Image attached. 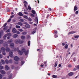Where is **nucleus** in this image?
<instances>
[{
	"label": "nucleus",
	"mask_w": 79,
	"mask_h": 79,
	"mask_svg": "<svg viewBox=\"0 0 79 79\" xmlns=\"http://www.w3.org/2000/svg\"><path fill=\"white\" fill-rule=\"evenodd\" d=\"M3 77V76L2 74H0V79H2V77Z\"/></svg>",
	"instance_id": "nucleus-49"
},
{
	"label": "nucleus",
	"mask_w": 79,
	"mask_h": 79,
	"mask_svg": "<svg viewBox=\"0 0 79 79\" xmlns=\"http://www.w3.org/2000/svg\"><path fill=\"white\" fill-rule=\"evenodd\" d=\"M22 34L24 35H27V32H22Z\"/></svg>",
	"instance_id": "nucleus-23"
},
{
	"label": "nucleus",
	"mask_w": 79,
	"mask_h": 79,
	"mask_svg": "<svg viewBox=\"0 0 79 79\" xmlns=\"http://www.w3.org/2000/svg\"><path fill=\"white\" fill-rule=\"evenodd\" d=\"M14 17V15H12L10 16V18H12Z\"/></svg>",
	"instance_id": "nucleus-58"
},
{
	"label": "nucleus",
	"mask_w": 79,
	"mask_h": 79,
	"mask_svg": "<svg viewBox=\"0 0 79 79\" xmlns=\"http://www.w3.org/2000/svg\"><path fill=\"white\" fill-rule=\"evenodd\" d=\"M5 62L6 64H8V63H9V60H5Z\"/></svg>",
	"instance_id": "nucleus-28"
},
{
	"label": "nucleus",
	"mask_w": 79,
	"mask_h": 79,
	"mask_svg": "<svg viewBox=\"0 0 79 79\" xmlns=\"http://www.w3.org/2000/svg\"><path fill=\"white\" fill-rule=\"evenodd\" d=\"M74 33H76V31H72L69 32L68 34L69 35L70 34H74Z\"/></svg>",
	"instance_id": "nucleus-16"
},
{
	"label": "nucleus",
	"mask_w": 79,
	"mask_h": 79,
	"mask_svg": "<svg viewBox=\"0 0 79 79\" xmlns=\"http://www.w3.org/2000/svg\"><path fill=\"white\" fill-rule=\"evenodd\" d=\"M11 19H9V20H8L7 22V23H10V22L11 21Z\"/></svg>",
	"instance_id": "nucleus-41"
},
{
	"label": "nucleus",
	"mask_w": 79,
	"mask_h": 79,
	"mask_svg": "<svg viewBox=\"0 0 79 79\" xmlns=\"http://www.w3.org/2000/svg\"><path fill=\"white\" fill-rule=\"evenodd\" d=\"M19 21H20V22H21L22 23H23V22H24V20L21 19H20Z\"/></svg>",
	"instance_id": "nucleus-35"
},
{
	"label": "nucleus",
	"mask_w": 79,
	"mask_h": 79,
	"mask_svg": "<svg viewBox=\"0 0 79 79\" xmlns=\"http://www.w3.org/2000/svg\"><path fill=\"white\" fill-rule=\"evenodd\" d=\"M54 66L55 67H56V66H57V62H55Z\"/></svg>",
	"instance_id": "nucleus-43"
},
{
	"label": "nucleus",
	"mask_w": 79,
	"mask_h": 79,
	"mask_svg": "<svg viewBox=\"0 0 79 79\" xmlns=\"http://www.w3.org/2000/svg\"><path fill=\"white\" fill-rule=\"evenodd\" d=\"M3 57V56H2V55L0 54V58H2Z\"/></svg>",
	"instance_id": "nucleus-53"
},
{
	"label": "nucleus",
	"mask_w": 79,
	"mask_h": 79,
	"mask_svg": "<svg viewBox=\"0 0 79 79\" xmlns=\"http://www.w3.org/2000/svg\"><path fill=\"white\" fill-rule=\"evenodd\" d=\"M21 38L22 39H23V40H24L26 39V37H25V36L23 35L22 36Z\"/></svg>",
	"instance_id": "nucleus-20"
},
{
	"label": "nucleus",
	"mask_w": 79,
	"mask_h": 79,
	"mask_svg": "<svg viewBox=\"0 0 79 79\" xmlns=\"http://www.w3.org/2000/svg\"><path fill=\"white\" fill-rule=\"evenodd\" d=\"M69 76H72L73 75V72H70L68 74Z\"/></svg>",
	"instance_id": "nucleus-15"
},
{
	"label": "nucleus",
	"mask_w": 79,
	"mask_h": 79,
	"mask_svg": "<svg viewBox=\"0 0 79 79\" xmlns=\"http://www.w3.org/2000/svg\"><path fill=\"white\" fill-rule=\"evenodd\" d=\"M24 13H25V14H26L27 15L28 14V13H27V12H24Z\"/></svg>",
	"instance_id": "nucleus-60"
},
{
	"label": "nucleus",
	"mask_w": 79,
	"mask_h": 79,
	"mask_svg": "<svg viewBox=\"0 0 79 79\" xmlns=\"http://www.w3.org/2000/svg\"><path fill=\"white\" fill-rule=\"evenodd\" d=\"M28 8L29 10H31V6H28Z\"/></svg>",
	"instance_id": "nucleus-36"
},
{
	"label": "nucleus",
	"mask_w": 79,
	"mask_h": 79,
	"mask_svg": "<svg viewBox=\"0 0 79 79\" xmlns=\"http://www.w3.org/2000/svg\"><path fill=\"white\" fill-rule=\"evenodd\" d=\"M74 10V11H76V10H77V6H75Z\"/></svg>",
	"instance_id": "nucleus-26"
},
{
	"label": "nucleus",
	"mask_w": 79,
	"mask_h": 79,
	"mask_svg": "<svg viewBox=\"0 0 79 79\" xmlns=\"http://www.w3.org/2000/svg\"><path fill=\"white\" fill-rule=\"evenodd\" d=\"M4 27L3 28V30L4 31H5L6 30H7V29H8L7 27Z\"/></svg>",
	"instance_id": "nucleus-27"
},
{
	"label": "nucleus",
	"mask_w": 79,
	"mask_h": 79,
	"mask_svg": "<svg viewBox=\"0 0 79 79\" xmlns=\"http://www.w3.org/2000/svg\"><path fill=\"white\" fill-rule=\"evenodd\" d=\"M25 27H26L27 28H30V25H29L27 24H26L25 25Z\"/></svg>",
	"instance_id": "nucleus-13"
},
{
	"label": "nucleus",
	"mask_w": 79,
	"mask_h": 79,
	"mask_svg": "<svg viewBox=\"0 0 79 79\" xmlns=\"http://www.w3.org/2000/svg\"><path fill=\"white\" fill-rule=\"evenodd\" d=\"M31 12L33 14H34V15H35V10H32L31 11Z\"/></svg>",
	"instance_id": "nucleus-25"
},
{
	"label": "nucleus",
	"mask_w": 79,
	"mask_h": 79,
	"mask_svg": "<svg viewBox=\"0 0 79 79\" xmlns=\"http://www.w3.org/2000/svg\"><path fill=\"white\" fill-rule=\"evenodd\" d=\"M17 24L19 25V26H22L23 25L22 23L21 22H19Z\"/></svg>",
	"instance_id": "nucleus-14"
},
{
	"label": "nucleus",
	"mask_w": 79,
	"mask_h": 79,
	"mask_svg": "<svg viewBox=\"0 0 79 79\" xmlns=\"http://www.w3.org/2000/svg\"><path fill=\"white\" fill-rule=\"evenodd\" d=\"M55 38L58 37V36L57 35H56V34H55Z\"/></svg>",
	"instance_id": "nucleus-55"
},
{
	"label": "nucleus",
	"mask_w": 79,
	"mask_h": 79,
	"mask_svg": "<svg viewBox=\"0 0 79 79\" xmlns=\"http://www.w3.org/2000/svg\"><path fill=\"white\" fill-rule=\"evenodd\" d=\"M24 62L23 61H22L21 62V64H22V65H23V64H24Z\"/></svg>",
	"instance_id": "nucleus-50"
},
{
	"label": "nucleus",
	"mask_w": 79,
	"mask_h": 79,
	"mask_svg": "<svg viewBox=\"0 0 79 79\" xmlns=\"http://www.w3.org/2000/svg\"><path fill=\"white\" fill-rule=\"evenodd\" d=\"M11 35H11V33H9L6 34V35L5 36V37H6H6L7 36H8L9 37H11Z\"/></svg>",
	"instance_id": "nucleus-2"
},
{
	"label": "nucleus",
	"mask_w": 79,
	"mask_h": 79,
	"mask_svg": "<svg viewBox=\"0 0 79 79\" xmlns=\"http://www.w3.org/2000/svg\"><path fill=\"white\" fill-rule=\"evenodd\" d=\"M78 13H79V11H76L75 12L76 14H78Z\"/></svg>",
	"instance_id": "nucleus-54"
},
{
	"label": "nucleus",
	"mask_w": 79,
	"mask_h": 79,
	"mask_svg": "<svg viewBox=\"0 0 79 79\" xmlns=\"http://www.w3.org/2000/svg\"><path fill=\"white\" fill-rule=\"evenodd\" d=\"M5 68H6V70L7 71V70H8V69H9V67H8V66L6 65L5 66Z\"/></svg>",
	"instance_id": "nucleus-21"
},
{
	"label": "nucleus",
	"mask_w": 79,
	"mask_h": 79,
	"mask_svg": "<svg viewBox=\"0 0 79 79\" xmlns=\"http://www.w3.org/2000/svg\"><path fill=\"white\" fill-rule=\"evenodd\" d=\"M28 53V51H27L26 52H25V55H27Z\"/></svg>",
	"instance_id": "nucleus-38"
},
{
	"label": "nucleus",
	"mask_w": 79,
	"mask_h": 79,
	"mask_svg": "<svg viewBox=\"0 0 79 79\" xmlns=\"http://www.w3.org/2000/svg\"><path fill=\"white\" fill-rule=\"evenodd\" d=\"M65 48L67 49V48H68V45L66 44V45L65 46Z\"/></svg>",
	"instance_id": "nucleus-29"
},
{
	"label": "nucleus",
	"mask_w": 79,
	"mask_h": 79,
	"mask_svg": "<svg viewBox=\"0 0 79 79\" xmlns=\"http://www.w3.org/2000/svg\"><path fill=\"white\" fill-rule=\"evenodd\" d=\"M12 61L13 60H9V63H10L11 64H12Z\"/></svg>",
	"instance_id": "nucleus-30"
},
{
	"label": "nucleus",
	"mask_w": 79,
	"mask_h": 79,
	"mask_svg": "<svg viewBox=\"0 0 79 79\" xmlns=\"http://www.w3.org/2000/svg\"><path fill=\"white\" fill-rule=\"evenodd\" d=\"M1 50L2 52H5V49L4 47H2L1 48Z\"/></svg>",
	"instance_id": "nucleus-19"
},
{
	"label": "nucleus",
	"mask_w": 79,
	"mask_h": 79,
	"mask_svg": "<svg viewBox=\"0 0 79 79\" xmlns=\"http://www.w3.org/2000/svg\"><path fill=\"white\" fill-rule=\"evenodd\" d=\"M1 62L3 64H5V61L3 60H1Z\"/></svg>",
	"instance_id": "nucleus-32"
},
{
	"label": "nucleus",
	"mask_w": 79,
	"mask_h": 79,
	"mask_svg": "<svg viewBox=\"0 0 79 79\" xmlns=\"http://www.w3.org/2000/svg\"><path fill=\"white\" fill-rule=\"evenodd\" d=\"M9 55L10 57H12V58H13V52L12 51H10L9 52Z\"/></svg>",
	"instance_id": "nucleus-3"
},
{
	"label": "nucleus",
	"mask_w": 79,
	"mask_h": 79,
	"mask_svg": "<svg viewBox=\"0 0 79 79\" xmlns=\"http://www.w3.org/2000/svg\"><path fill=\"white\" fill-rule=\"evenodd\" d=\"M18 36V35L17 34H15L13 35V37L14 38H16Z\"/></svg>",
	"instance_id": "nucleus-10"
},
{
	"label": "nucleus",
	"mask_w": 79,
	"mask_h": 79,
	"mask_svg": "<svg viewBox=\"0 0 79 79\" xmlns=\"http://www.w3.org/2000/svg\"><path fill=\"white\" fill-rule=\"evenodd\" d=\"M35 32H36V31H33L31 33V34H35Z\"/></svg>",
	"instance_id": "nucleus-44"
},
{
	"label": "nucleus",
	"mask_w": 79,
	"mask_h": 79,
	"mask_svg": "<svg viewBox=\"0 0 79 79\" xmlns=\"http://www.w3.org/2000/svg\"><path fill=\"white\" fill-rule=\"evenodd\" d=\"M35 20V21H36L37 24H38V23L39 22V19H38V18H37V17H36Z\"/></svg>",
	"instance_id": "nucleus-12"
},
{
	"label": "nucleus",
	"mask_w": 79,
	"mask_h": 79,
	"mask_svg": "<svg viewBox=\"0 0 79 79\" xmlns=\"http://www.w3.org/2000/svg\"><path fill=\"white\" fill-rule=\"evenodd\" d=\"M22 52H26V50H25V49H22Z\"/></svg>",
	"instance_id": "nucleus-39"
},
{
	"label": "nucleus",
	"mask_w": 79,
	"mask_h": 79,
	"mask_svg": "<svg viewBox=\"0 0 79 79\" xmlns=\"http://www.w3.org/2000/svg\"><path fill=\"white\" fill-rule=\"evenodd\" d=\"M3 42H4V41H3V40H0V45H1V44H2L3 43Z\"/></svg>",
	"instance_id": "nucleus-22"
},
{
	"label": "nucleus",
	"mask_w": 79,
	"mask_h": 79,
	"mask_svg": "<svg viewBox=\"0 0 79 79\" xmlns=\"http://www.w3.org/2000/svg\"><path fill=\"white\" fill-rule=\"evenodd\" d=\"M41 67H42L43 66H44V65H40Z\"/></svg>",
	"instance_id": "nucleus-64"
},
{
	"label": "nucleus",
	"mask_w": 79,
	"mask_h": 79,
	"mask_svg": "<svg viewBox=\"0 0 79 79\" xmlns=\"http://www.w3.org/2000/svg\"><path fill=\"white\" fill-rule=\"evenodd\" d=\"M15 44H19V43H20V44H23V41H21L19 39H17L15 40Z\"/></svg>",
	"instance_id": "nucleus-1"
},
{
	"label": "nucleus",
	"mask_w": 79,
	"mask_h": 79,
	"mask_svg": "<svg viewBox=\"0 0 79 79\" xmlns=\"http://www.w3.org/2000/svg\"><path fill=\"white\" fill-rule=\"evenodd\" d=\"M71 65H68V67H69V68H71Z\"/></svg>",
	"instance_id": "nucleus-59"
},
{
	"label": "nucleus",
	"mask_w": 79,
	"mask_h": 79,
	"mask_svg": "<svg viewBox=\"0 0 79 79\" xmlns=\"http://www.w3.org/2000/svg\"><path fill=\"white\" fill-rule=\"evenodd\" d=\"M19 16H23V14L21 12H19Z\"/></svg>",
	"instance_id": "nucleus-24"
},
{
	"label": "nucleus",
	"mask_w": 79,
	"mask_h": 79,
	"mask_svg": "<svg viewBox=\"0 0 79 79\" xmlns=\"http://www.w3.org/2000/svg\"><path fill=\"white\" fill-rule=\"evenodd\" d=\"M2 53L3 55H6V52H2Z\"/></svg>",
	"instance_id": "nucleus-40"
},
{
	"label": "nucleus",
	"mask_w": 79,
	"mask_h": 79,
	"mask_svg": "<svg viewBox=\"0 0 79 79\" xmlns=\"http://www.w3.org/2000/svg\"><path fill=\"white\" fill-rule=\"evenodd\" d=\"M61 64H60L59 65V67H61Z\"/></svg>",
	"instance_id": "nucleus-63"
},
{
	"label": "nucleus",
	"mask_w": 79,
	"mask_h": 79,
	"mask_svg": "<svg viewBox=\"0 0 79 79\" xmlns=\"http://www.w3.org/2000/svg\"><path fill=\"white\" fill-rule=\"evenodd\" d=\"M18 30L19 31H20V32H23V30L21 29H19Z\"/></svg>",
	"instance_id": "nucleus-34"
},
{
	"label": "nucleus",
	"mask_w": 79,
	"mask_h": 79,
	"mask_svg": "<svg viewBox=\"0 0 79 79\" xmlns=\"http://www.w3.org/2000/svg\"><path fill=\"white\" fill-rule=\"evenodd\" d=\"M14 60L15 61H19V58L17 56H15L14 57Z\"/></svg>",
	"instance_id": "nucleus-4"
},
{
	"label": "nucleus",
	"mask_w": 79,
	"mask_h": 79,
	"mask_svg": "<svg viewBox=\"0 0 79 79\" xmlns=\"http://www.w3.org/2000/svg\"><path fill=\"white\" fill-rule=\"evenodd\" d=\"M6 52H10V48L8 47H6Z\"/></svg>",
	"instance_id": "nucleus-7"
},
{
	"label": "nucleus",
	"mask_w": 79,
	"mask_h": 79,
	"mask_svg": "<svg viewBox=\"0 0 79 79\" xmlns=\"http://www.w3.org/2000/svg\"><path fill=\"white\" fill-rule=\"evenodd\" d=\"M15 27L16 28H20L21 27L18 25H16Z\"/></svg>",
	"instance_id": "nucleus-33"
},
{
	"label": "nucleus",
	"mask_w": 79,
	"mask_h": 79,
	"mask_svg": "<svg viewBox=\"0 0 79 79\" xmlns=\"http://www.w3.org/2000/svg\"><path fill=\"white\" fill-rule=\"evenodd\" d=\"M27 38L29 39L30 37V36L29 35L27 36Z\"/></svg>",
	"instance_id": "nucleus-57"
},
{
	"label": "nucleus",
	"mask_w": 79,
	"mask_h": 79,
	"mask_svg": "<svg viewBox=\"0 0 79 79\" xmlns=\"http://www.w3.org/2000/svg\"><path fill=\"white\" fill-rule=\"evenodd\" d=\"M10 29H8L7 31H6V32H10Z\"/></svg>",
	"instance_id": "nucleus-52"
},
{
	"label": "nucleus",
	"mask_w": 79,
	"mask_h": 79,
	"mask_svg": "<svg viewBox=\"0 0 79 79\" xmlns=\"http://www.w3.org/2000/svg\"><path fill=\"white\" fill-rule=\"evenodd\" d=\"M62 45H63V46H64V45H65V44H64V43H63L62 44Z\"/></svg>",
	"instance_id": "nucleus-61"
},
{
	"label": "nucleus",
	"mask_w": 79,
	"mask_h": 79,
	"mask_svg": "<svg viewBox=\"0 0 79 79\" xmlns=\"http://www.w3.org/2000/svg\"><path fill=\"white\" fill-rule=\"evenodd\" d=\"M17 31V30L15 28H13L12 29V32H13V33H16Z\"/></svg>",
	"instance_id": "nucleus-5"
},
{
	"label": "nucleus",
	"mask_w": 79,
	"mask_h": 79,
	"mask_svg": "<svg viewBox=\"0 0 79 79\" xmlns=\"http://www.w3.org/2000/svg\"><path fill=\"white\" fill-rule=\"evenodd\" d=\"M77 69H79V65H78L77 66Z\"/></svg>",
	"instance_id": "nucleus-62"
},
{
	"label": "nucleus",
	"mask_w": 79,
	"mask_h": 79,
	"mask_svg": "<svg viewBox=\"0 0 79 79\" xmlns=\"http://www.w3.org/2000/svg\"><path fill=\"white\" fill-rule=\"evenodd\" d=\"M23 52H21V51L19 50V55H23Z\"/></svg>",
	"instance_id": "nucleus-18"
},
{
	"label": "nucleus",
	"mask_w": 79,
	"mask_h": 79,
	"mask_svg": "<svg viewBox=\"0 0 79 79\" xmlns=\"http://www.w3.org/2000/svg\"><path fill=\"white\" fill-rule=\"evenodd\" d=\"M6 24H7V23H5L4 24V25L3 26V27H5L6 26Z\"/></svg>",
	"instance_id": "nucleus-45"
},
{
	"label": "nucleus",
	"mask_w": 79,
	"mask_h": 79,
	"mask_svg": "<svg viewBox=\"0 0 79 79\" xmlns=\"http://www.w3.org/2000/svg\"><path fill=\"white\" fill-rule=\"evenodd\" d=\"M31 16L32 17H34V14H32L31 15Z\"/></svg>",
	"instance_id": "nucleus-51"
},
{
	"label": "nucleus",
	"mask_w": 79,
	"mask_h": 79,
	"mask_svg": "<svg viewBox=\"0 0 79 79\" xmlns=\"http://www.w3.org/2000/svg\"><path fill=\"white\" fill-rule=\"evenodd\" d=\"M73 61H76V58H73Z\"/></svg>",
	"instance_id": "nucleus-56"
},
{
	"label": "nucleus",
	"mask_w": 79,
	"mask_h": 79,
	"mask_svg": "<svg viewBox=\"0 0 79 79\" xmlns=\"http://www.w3.org/2000/svg\"><path fill=\"white\" fill-rule=\"evenodd\" d=\"M3 69V66H0V69Z\"/></svg>",
	"instance_id": "nucleus-42"
},
{
	"label": "nucleus",
	"mask_w": 79,
	"mask_h": 79,
	"mask_svg": "<svg viewBox=\"0 0 79 79\" xmlns=\"http://www.w3.org/2000/svg\"><path fill=\"white\" fill-rule=\"evenodd\" d=\"M16 33V34H20V32H19V31H17L16 33Z\"/></svg>",
	"instance_id": "nucleus-47"
},
{
	"label": "nucleus",
	"mask_w": 79,
	"mask_h": 79,
	"mask_svg": "<svg viewBox=\"0 0 79 79\" xmlns=\"http://www.w3.org/2000/svg\"><path fill=\"white\" fill-rule=\"evenodd\" d=\"M24 3H25L24 4V5L25 6V7H26L27 6H26V5H27V2H26V1H24Z\"/></svg>",
	"instance_id": "nucleus-11"
},
{
	"label": "nucleus",
	"mask_w": 79,
	"mask_h": 79,
	"mask_svg": "<svg viewBox=\"0 0 79 79\" xmlns=\"http://www.w3.org/2000/svg\"><path fill=\"white\" fill-rule=\"evenodd\" d=\"M23 17L24 18H25V19H27V18H28L27 16L26 15H24L23 16Z\"/></svg>",
	"instance_id": "nucleus-37"
},
{
	"label": "nucleus",
	"mask_w": 79,
	"mask_h": 79,
	"mask_svg": "<svg viewBox=\"0 0 79 79\" xmlns=\"http://www.w3.org/2000/svg\"><path fill=\"white\" fill-rule=\"evenodd\" d=\"M28 20L29 21H32V19L31 18H29Z\"/></svg>",
	"instance_id": "nucleus-46"
},
{
	"label": "nucleus",
	"mask_w": 79,
	"mask_h": 79,
	"mask_svg": "<svg viewBox=\"0 0 79 79\" xmlns=\"http://www.w3.org/2000/svg\"><path fill=\"white\" fill-rule=\"evenodd\" d=\"M3 46H4V47H6L8 45V43H5L3 44Z\"/></svg>",
	"instance_id": "nucleus-9"
},
{
	"label": "nucleus",
	"mask_w": 79,
	"mask_h": 79,
	"mask_svg": "<svg viewBox=\"0 0 79 79\" xmlns=\"http://www.w3.org/2000/svg\"><path fill=\"white\" fill-rule=\"evenodd\" d=\"M28 46H30V41H28Z\"/></svg>",
	"instance_id": "nucleus-48"
},
{
	"label": "nucleus",
	"mask_w": 79,
	"mask_h": 79,
	"mask_svg": "<svg viewBox=\"0 0 79 79\" xmlns=\"http://www.w3.org/2000/svg\"><path fill=\"white\" fill-rule=\"evenodd\" d=\"M13 42V40L10 39L8 40V44H10V43H11V42Z\"/></svg>",
	"instance_id": "nucleus-8"
},
{
	"label": "nucleus",
	"mask_w": 79,
	"mask_h": 79,
	"mask_svg": "<svg viewBox=\"0 0 79 79\" xmlns=\"http://www.w3.org/2000/svg\"><path fill=\"white\" fill-rule=\"evenodd\" d=\"M0 72V73H1L2 74H4L5 73V71H4V70H1Z\"/></svg>",
	"instance_id": "nucleus-17"
},
{
	"label": "nucleus",
	"mask_w": 79,
	"mask_h": 79,
	"mask_svg": "<svg viewBox=\"0 0 79 79\" xmlns=\"http://www.w3.org/2000/svg\"><path fill=\"white\" fill-rule=\"evenodd\" d=\"M14 47H15V44L13 43H11L10 44V47L11 48H13Z\"/></svg>",
	"instance_id": "nucleus-6"
},
{
	"label": "nucleus",
	"mask_w": 79,
	"mask_h": 79,
	"mask_svg": "<svg viewBox=\"0 0 79 79\" xmlns=\"http://www.w3.org/2000/svg\"><path fill=\"white\" fill-rule=\"evenodd\" d=\"M52 77L53 78H56V77H57V76L55 75H53Z\"/></svg>",
	"instance_id": "nucleus-31"
}]
</instances>
